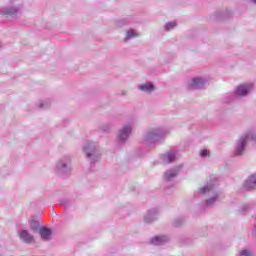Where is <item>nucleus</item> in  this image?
<instances>
[{"mask_svg":"<svg viewBox=\"0 0 256 256\" xmlns=\"http://www.w3.org/2000/svg\"><path fill=\"white\" fill-rule=\"evenodd\" d=\"M249 93V88L246 85H240L236 90V95L243 97Z\"/></svg>","mask_w":256,"mask_h":256,"instance_id":"obj_4","label":"nucleus"},{"mask_svg":"<svg viewBox=\"0 0 256 256\" xmlns=\"http://www.w3.org/2000/svg\"><path fill=\"white\" fill-rule=\"evenodd\" d=\"M252 1H254V3H256V0H252Z\"/></svg>","mask_w":256,"mask_h":256,"instance_id":"obj_21","label":"nucleus"},{"mask_svg":"<svg viewBox=\"0 0 256 256\" xmlns=\"http://www.w3.org/2000/svg\"><path fill=\"white\" fill-rule=\"evenodd\" d=\"M167 163H171L172 161H175V154L173 153H168L166 156Z\"/></svg>","mask_w":256,"mask_h":256,"instance_id":"obj_12","label":"nucleus"},{"mask_svg":"<svg viewBox=\"0 0 256 256\" xmlns=\"http://www.w3.org/2000/svg\"><path fill=\"white\" fill-rule=\"evenodd\" d=\"M17 13V9L15 8H10L7 10L8 15H15Z\"/></svg>","mask_w":256,"mask_h":256,"instance_id":"obj_15","label":"nucleus"},{"mask_svg":"<svg viewBox=\"0 0 256 256\" xmlns=\"http://www.w3.org/2000/svg\"><path fill=\"white\" fill-rule=\"evenodd\" d=\"M166 241H168L167 236H156L152 238V245H163Z\"/></svg>","mask_w":256,"mask_h":256,"instance_id":"obj_3","label":"nucleus"},{"mask_svg":"<svg viewBox=\"0 0 256 256\" xmlns=\"http://www.w3.org/2000/svg\"><path fill=\"white\" fill-rule=\"evenodd\" d=\"M200 155H201V157H207V155H209V150H202L201 152H200Z\"/></svg>","mask_w":256,"mask_h":256,"instance_id":"obj_18","label":"nucleus"},{"mask_svg":"<svg viewBox=\"0 0 256 256\" xmlns=\"http://www.w3.org/2000/svg\"><path fill=\"white\" fill-rule=\"evenodd\" d=\"M175 175H177V173L173 172V171H168L166 172L165 174V178L168 180V181H171V178L172 177H175Z\"/></svg>","mask_w":256,"mask_h":256,"instance_id":"obj_11","label":"nucleus"},{"mask_svg":"<svg viewBox=\"0 0 256 256\" xmlns=\"http://www.w3.org/2000/svg\"><path fill=\"white\" fill-rule=\"evenodd\" d=\"M199 85H203V79H201V78H194L192 80V86L193 87H199Z\"/></svg>","mask_w":256,"mask_h":256,"instance_id":"obj_8","label":"nucleus"},{"mask_svg":"<svg viewBox=\"0 0 256 256\" xmlns=\"http://www.w3.org/2000/svg\"><path fill=\"white\" fill-rule=\"evenodd\" d=\"M51 234L52 232L50 228L42 227L39 230V235L43 241H49V239H51Z\"/></svg>","mask_w":256,"mask_h":256,"instance_id":"obj_2","label":"nucleus"},{"mask_svg":"<svg viewBox=\"0 0 256 256\" xmlns=\"http://www.w3.org/2000/svg\"><path fill=\"white\" fill-rule=\"evenodd\" d=\"M89 149L91 151H95V148L93 147V145H89L88 147L85 148V153L87 154V157H91V154L89 153Z\"/></svg>","mask_w":256,"mask_h":256,"instance_id":"obj_13","label":"nucleus"},{"mask_svg":"<svg viewBox=\"0 0 256 256\" xmlns=\"http://www.w3.org/2000/svg\"><path fill=\"white\" fill-rule=\"evenodd\" d=\"M139 89L141 91H153L155 87L150 82H147L146 84L139 86Z\"/></svg>","mask_w":256,"mask_h":256,"instance_id":"obj_6","label":"nucleus"},{"mask_svg":"<svg viewBox=\"0 0 256 256\" xmlns=\"http://www.w3.org/2000/svg\"><path fill=\"white\" fill-rule=\"evenodd\" d=\"M243 149H245V140H241L240 146L236 149V153L241 155L243 153Z\"/></svg>","mask_w":256,"mask_h":256,"instance_id":"obj_9","label":"nucleus"},{"mask_svg":"<svg viewBox=\"0 0 256 256\" xmlns=\"http://www.w3.org/2000/svg\"><path fill=\"white\" fill-rule=\"evenodd\" d=\"M214 201H215V199H210V200L208 201V205H212Z\"/></svg>","mask_w":256,"mask_h":256,"instance_id":"obj_20","label":"nucleus"},{"mask_svg":"<svg viewBox=\"0 0 256 256\" xmlns=\"http://www.w3.org/2000/svg\"><path fill=\"white\" fill-rule=\"evenodd\" d=\"M177 24L175 22H169L166 24V30L169 31L170 29H173Z\"/></svg>","mask_w":256,"mask_h":256,"instance_id":"obj_14","label":"nucleus"},{"mask_svg":"<svg viewBox=\"0 0 256 256\" xmlns=\"http://www.w3.org/2000/svg\"><path fill=\"white\" fill-rule=\"evenodd\" d=\"M19 237L22 239V241H24V243H33L35 241L33 235H31V233H29L27 230L20 231Z\"/></svg>","mask_w":256,"mask_h":256,"instance_id":"obj_1","label":"nucleus"},{"mask_svg":"<svg viewBox=\"0 0 256 256\" xmlns=\"http://www.w3.org/2000/svg\"><path fill=\"white\" fill-rule=\"evenodd\" d=\"M133 37H137V33H135V30H129L126 34L125 39H133Z\"/></svg>","mask_w":256,"mask_h":256,"instance_id":"obj_10","label":"nucleus"},{"mask_svg":"<svg viewBox=\"0 0 256 256\" xmlns=\"http://www.w3.org/2000/svg\"><path fill=\"white\" fill-rule=\"evenodd\" d=\"M38 225H39V224H38L37 222L32 221V226H31L32 231H37Z\"/></svg>","mask_w":256,"mask_h":256,"instance_id":"obj_17","label":"nucleus"},{"mask_svg":"<svg viewBox=\"0 0 256 256\" xmlns=\"http://www.w3.org/2000/svg\"><path fill=\"white\" fill-rule=\"evenodd\" d=\"M249 185H256V174L252 175L245 183V187H249Z\"/></svg>","mask_w":256,"mask_h":256,"instance_id":"obj_7","label":"nucleus"},{"mask_svg":"<svg viewBox=\"0 0 256 256\" xmlns=\"http://www.w3.org/2000/svg\"><path fill=\"white\" fill-rule=\"evenodd\" d=\"M251 255H252L251 251H249V250H243L240 253V256H251Z\"/></svg>","mask_w":256,"mask_h":256,"instance_id":"obj_16","label":"nucleus"},{"mask_svg":"<svg viewBox=\"0 0 256 256\" xmlns=\"http://www.w3.org/2000/svg\"><path fill=\"white\" fill-rule=\"evenodd\" d=\"M200 191H201L202 193H207V188H201Z\"/></svg>","mask_w":256,"mask_h":256,"instance_id":"obj_19","label":"nucleus"},{"mask_svg":"<svg viewBox=\"0 0 256 256\" xmlns=\"http://www.w3.org/2000/svg\"><path fill=\"white\" fill-rule=\"evenodd\" d=\"M129 135H131V127L128 126L121 130L119 137L122 141H125V139L129 137Z\"/></svg>","mask_w":256,"mask_h":256,"instance_id":"obj_5","label":"nucleus"}]
</instances>
